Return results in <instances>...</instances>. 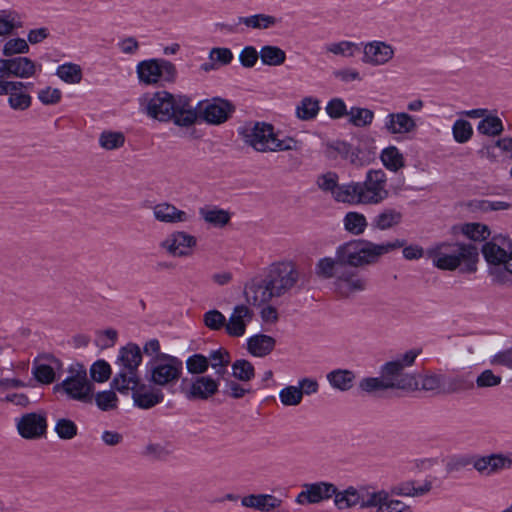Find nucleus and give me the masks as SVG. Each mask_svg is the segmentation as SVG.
Here are the masks:
<instances>
[{
  "label": "nucleus",
  "mask_w": 512,
  "mask_h": 512,
  "mask_svg": "<svg viewBox=\"0 0 512 512\" xmlns=\"http://www.w3.org/2000/svg\"><path fill=\"white\" fill-rule=\"evenodd\" d=\"M140 110L148 117L170 122L180 127L192 126L198 117L190 99L184 95H174L167 91L144 94L139 99Z\"/></svg>",
  "instance_id": "obj_1"
},
{
  "label": "nucleus",
  "mask_w": 512,
  "mask_h": 512,
  "mask_svg": "<svg viewBox=\"0 0 512 512\" xmlns=\"http://www.w3.org/2000/svg\"><path fill=\"white\" fill-rule=\"evenodd\" d=\"M426 256L440 270L459 269L463 273H474L479 260L477 247L461 242L437 243L426 250Z\"/></svg>",
  "instance_id": "obj_2"
},
{
  "label": "nucleus",
  "mask_w": 512,
  "mask_h": 512,
  "mask_svg": "<svg viewBox=\"0 0 512 512\" xmlns=\"http://www.w3.org/2000/svg\"><path fill=\"white\" fill-rule=\"evenodd\" d=\"M404 244L403 239L379 244L364 239H353L337 246L336 256L339 257L344 268H363L376 264L383 255Z\"/></svg>",
  "instance_id": "obj_3"
},
{
  "label": "nucleus",
  "mask_w": 512,
  "mask_h": 512,
  "mask_svg": "<svg viewBox=\"0 0 512 512\" xmlns=\"http://www.w3.org/2000/svg\"><path fill=\"white\" fill-rule=\"evenodd\" d=\"M243 142L261 153L298 150L299 141L286 136L282 139L274 131L271 124L265 122H249L238 129Z\"/></svg>",
  "instance_id": "obj_4"
},
{
  "label": "nucleus",
  "mask_w": 512,
  "mask_h": 512,
  "mask_svg": "<svg viewBox=\"0 0 512 512\" xmlns=\"http://www.w3.org/2000/svg\"><path fill=\"white\" fill-rule=\"evenodd\" d=\"M387 181L386 173L382 169H370L363 182H350L345 198L349 199V205L380 204L389 196Z\"/></svg>",
  "instance_id": "obj_5"
},
{
  "label": "nucleus",
  "mask_w": 512,
  "mask_h": 512,
  "mask_svg": "<svg viewBox=\"0 0 512 512\" xmlns=\"http://www.w3.org/2000/svg\"><path fill=\"white\" fill-rule=\"evenodd\" d=\"M422 353V348H412L398 354L392 360L383 364L380 374L385 376L391 390L415 391L419 389V380L414 373L406 369L412 367Z\"/></svg>",
  "instance_id": "obj_6"
},
{
  "label": "nucleus",
  "mask_w": 512,
  "mask_h": 512,
  "mask_svg": "<svg viewBox=\"0 0 512 512\" xmlns=\"http://www.w3.org/2000/svg\"><path fill=\"white\" fill-rule=\"evenodd\" d=\"M142 362V352L135 343H128L119 349L115 365L118 372L111 381V388L121 394H128L140 380L138 368Z\"/></svg>",
  "instance_id": "obj_7"
},
{
  "label": "nucleus",
  "mask_w": 512,
  "mask_h": 512,
  "mask_svg": "<svg viewBox=\"0 0 512 512\" xmlns=\"http://www.w3.org/2000/svg\"><path fill=\"white\" fill-rule=\"evenodd\" d=\"M481 252L484 259L490 265L489 273L497 283H504V273L500 271L503 266L507 272L508 263L512 262V240L503 235L494 236L486 242Z\"/></svg>",
  "instance_id": "obj_8"
},
{
  "label": "nucleus",
  "mask_w": 512,
  "mask_h": 512,
  "mask_svg": "<svg viewBox=\"0 0 512 512\" xmlns=\"http://www.w3.org/2000/svg\"><path fill=\"white\" fill-rule=\"evenodd\" d=\"M68 376L54 386L56 392H62L67 398L85 404L93 402L94 384L88 379L83 365L76 364L68 370Z\"/></svg>",
  "instance_id": "obj_9"
},
{
  "label": "nucleus",
  "mask_w": 512,
  "mask_h": 512,
  "mask_svg": "<svg viewBox=\"0 0 512 512\" xmlns=\"http://www.w3.org/2000/svg\"><path fill=\"white\" fill-rule=\"evenodd\" d=\"M182 369V361L177 357L161 354L147 362L146 378L155 386L168 387L179 380Z\"/></svg>",
  "instance_id": "obj_10"
},
{
  "label": "nucleus",
  "mask_w": 512,
  "mask_h": 512,
  "mask_svg": "<svg viewBox=\"0 0 512 512\" xmlns=\"http://www.w3.org/2000/svg\"><path fill=\"white\" fill-rule=\"evenodd\" d=\"M300 279V271L295 262L284 260L273 263L267 275V280L276 297H281L291 291Z\"/></svg>",
  "instance_id": "obj_11"
},
{
  "label": "nucleus",
  "mask_w": 512,
  "mask_h": 512,
  "mask_svg": "<svg viewBox=\"0 0 512 512\" xmlns=\"http://www.w3.org/2000/svg\"><path fill=\"white\" fill-rule=\"evenodd\" d=\"M136 72L139 81L145 85L173 82L177 75L175 65L165 59L143 60L137 64Z\"/></svg>",
  "instance_id": "obj_12"
},
{
  "label": "nucleus",
  "mask_w": 512,
  "mask_h": 512,
  "mask_svg": "<svg viewBox=\"0 0 512 512\" xmlns=\"http://www.w3.org/2000/svg\"><path fill=\"white\" fill-rule=\"evenodd\" d=\"M197 238L186 231L176 230L168 234L159 247L172 257L185 258L193 255Z\"/></svg>",
  "instance_id": "obj_13"
},
{
  "label": "nucleus",
  "mask_w": 512,
  "mask_h": 512,
  "mask_svg": "<svg viewBox=\"0 0 512 512\" xmlns=\"http://www.w3.org/2000/svg\"><path fill=\"white\" fill-rule=\"evenodd\" d=\"M19 435L26 440H37L47 434V414L45 411L30 412L16 419Z\"/></svg>",
  "instance_id": "obj_14"
},
{
  "label": "nucleus",
  "mask_w": 512,
  "mask_h": 512,
  "mask_svg": "<svg viewBox=\"0 0 512 512\" xmlns=\"http://www.w3.org/2000/svg\"><path fill=\"white\" fill-rule=\"evenodd\" d=\"M234 112V106L231 102L222 98H213L203 103L199 109L201 118L213 125H219L226 122Z\"/></svg>",
  "instance_id": "obj_15"
},
{
  "label": "nucleus",
  "mask_w": 512,
  "mask_h": 512,
  "mask_svg": "<svg viewBox=\"0 0 512 512\" xmlns=\"http://www.w3.org/2000/svg\"><path fill=\"white\" fill-rule=\"evenodd\" d=\"M368 287L367 279L356 270L344 268L335 281V288L341 297L349 298Z\"/></svg>",
  "instance_id": "obj_16"
},
{
  "label": "nucleus",
  "mask_w": 512,
  "mask_h": 512,
  "mask_svg": "<svg viewBox=\"0 0 512 512\" xmlns=\"http://www.w3.org/2000/svg\"><path fill=\"white\" fill-rule=\"evenodd\" d=\"M395 54L392 45L385 41L374 40L363 45L362 61L371 66H381L387 64Z\"/></svg>",
  "instance_id": "obj_17"
},
{
  "label": "nucleus",
  "mask_w": 512,
  "mask_h": 512,
  "mask_svg": "<svg viewBox=\"0 0 512 512\" xmlns=\"http://www.w3.org/2000/svg\"><path fill=\"white\" fill-rule=\"evenodd\" d=\"M36 64L28 57L0 59V78H30L35 75Z\"/></svg>",
  "instance_id": "obj_18"
},
{
  "label": "nucleus",
  "mask_w": 512,
  "mask_h": 512,
  "mask_svg": "<svg viewBox=\"0 0 512 512\" xmlns=\"http://www.w3.org/2000/svg\"><path fill=\"white\" fill-rule=\"evenodd\" d=\"M373 491L365 488L356 489L349 487L342 492H335L334 503L338 509H348L354 506H359L362 509L369 508L368 503L372 499Z\"/></svg>",
  "instance_id": "obj_19"
},
{
  "label": "nucleus",
  "mask_w": 512,
  "mask_h": 512,
  "mask_svg": "<svg viewBox=\"0 0 512 512\" xmlns=\"http://www.w3.org/2000/svg\"><path fill=\"white\" fill-rule=\"evenodd\" d=\"M374 512H414L412 506L402 500L393 498L386 490H373L372 499L368 503Z\"/></svg>",
  "instance_id": "obj_20"
},
{
  "label": "nucleus",
  "mask_w": 512,
  "mask_h": 512,
  "mask_svg": "<svg viewBox=\"0 0 512 512\" xmlns=\"http://www.w3.org/2000/svg\"><path fill=\"white\" fill-rule=\"evenodd\" d=\"M158 387L141 384L139 381L135 387L129 388V391L132 392L134 405L146 410L163 402L164 394Z\"/></svg>",
  "instance_id": "obj_21"
},
{
  "label": "nucleus",
  "mask_w": 512,
  "mask_h": 512,
  "mask_svg": "<svg viewBox=\"0 0 512 512\" xmlns=\"http://www.w3.org/2000/svg\"><path fill=\"white\" fill-rule=\"evenodd\" d=\"M336 491V487L330 483L306 484L295 501L300 505L315 504L332 497Z\"/></svg>",
  "instance_id": "obj_22"
},
{
  "label": "nucleus",
  "mask_w": 512,
  "mask_h": 512,
  "mask_svg": "<svg viewBox=\"0 0 512 512\" xmlns=\"http://www.w3.org/2000/svg\"><path fill=\"white\" fill-rule=\"evenodd\" d=\"M254 313L246 305H236L226 320L225 330L231 337H241L246 332V326L253 319Z\"/></svg>",
  "instance_id": "obj_23"
},
{
  "label": "nucleus",
  "mask_w": 512,
  "mask_h": 512,
  "mask_svg": "<svg viewBox=\"0 0 512 512\" xmlns=\"http://www.w3.org/2000/svg\"><path fill=\"white\" fill-rule=\"evenodd\" d=\"M244 296L248 304L261 306L276 297V294L272 291L266 278L264 280H251L247 283L244 288Z\"/></svg>",
  "instance_id": "obj_24"
},
{
  "label": "nucleus",
  "mask_w": 512,
  "mask_h": 512,
  "mask_svg": "<svg viewBox=\"0 0 512 512\" xmlns=\"http://www.w3.org/2000/svg\"><path fill=\"white\" fill-rule=\"evenodd\" d=\"M384 129L392 135H405L415 132L417 123L414 117L406 112H393L386 116Z\"/></svg>",
  "instance_id": "obj_25"
},
{
  "label": "nucleus",
  "mask_w": 512,
  "mask_h": 512,
  "mask_svg": "<svg viewBox=\"0 0 512 512\" xmlns=\"http://www.w3.org/2000/svg\"><path fill=\"white\" fill-rule=\"evenodd\" d=\"M339 177L335 172H326L317 177L316 184L323 192L330 193L333 199L339 203H349V199L345 198V191L350 187L347 184H339Z\"/></svg>",
  "instance_id": "obj_26"
},
{
  "label": "nucleus",
  "mask_w": 512,
  "mask_h": 512,
  "mask_svg": "<svg viewBox=\"0 0 512 512\" xmlns=\"http://www.w3.org/2000/svg\"><path fill=\"white\" fill-rule=\"evenodd\" d=\"M473 467L481 474L491 475L512 468V459L502 454L475 457Z\"/></svg>",
  "instance_id": "obj_27"
},
{
  "label": "nucleus",
  "mask_w": 512,
  "mask_h": 512,
  "mask_svg": "<svg viewBox=\"0 0 512 512\" xmlns=\"http://www.w3.org/2000/svg\"><path fill=\"white\" fill-rule=\"evenodd\" d=\"M155 220L166 224H177L189 222L192 215L186 211L178 209L171 203L162 202L158 203L152 208Z\"/></svg>",
  "instance_id": "obj_28"
},
{
  "label": "nucleus",
  "mask_w": 512,
  "mask_h": 512,
  "mask_svg": "<svg viewBox=\"0 0 512 512\" xmlns=\"http://www.w3.org/2000/svg\"><path fill=\"white\" fill-rule=\"evenodd\" d=\"M432 489V481L424 480L422 482L410 480L398 483L391 489V494L399 497H422L427 495Z\"/></svg>",
  "instance_id": "obj_29"
},
{
  "label": "nucleus",
  "mask_w": 512,
  "mask_h": 512,
  "mask_svg": "<svg viewBox=\"0 0 512 512\" xmlns=\"http://www.w3.org/2000/svg\"><path fill=\"white\" fill-rule=\"evenodd\" d=\"M15 87L7 88L8 92V104L11 109L16 111H24L27 110L31 106L32 98L25 91V89L30 86V83H24L20 81H11Z\"/></svg>",
  "instance_id": "obj_30"
},
{
  "label": "nucleus",
  "mask_w": 512,
  "mask_h": 512,
  "mask_svg": "<svg viewBox=\"0 0 512 512\" xmlns=\"http://www.w3.org/2000/svg\"><path fill=\"white\" fill-rule=\"evenodd\" d=\"M241 504L261 512H270L282 505V500L271 494H250L241 499Z\"/></svg>",
  "instance_id": "obj_31"
},
{
  "label": "nucleus",
  "mask_w": 512,
  "mask_h": 512,
  "mask_svg": "<svg viewBox=\"0 0 512 512\" xmlns=\"http://www.w3.org/2000/svg\"><path fill=\"white\" fill-rule=\"evenodd\" d=\"M218 391V383L209 376H201L196 378L189 391L187 397L189 399H208Z\"/></svg>",
  "instance_id": "obj_32"
},
{
  "label": "nucleus",
  "mask_w": 512,
  "mask_h": 512,
  "mask_svg": "<svg viewBox=\"0 0 512 512\" xmlns=\"http://www.w3.org/2000/svg\"><path fill=\"white\" fill-rule=\"evenodd\" d=\"M344 267L339 260V257H323L320 258L315 264V274L321 279H332L337 281V277Z\"/></svg>",
  "instance_id": "obj_33"
},
{
  "label": "nucleus",
  "mask_w": 512,
  "mask_h": 512,
  "mask_svg": "<svg viewBox=\"0 0 512 512\" xmlns=\"http://www.w3.org/2000/svg\"><path fill=\"white\" fill-rule=\"evenodd\" d=\"M247 346L252 355L264 357L274 349L275 339L264 334L255 335L248 339Z\"/></svg>",
  "instance_id": "obj_34"
},
{
  "label": "nucleus",
  "mask_w": 512,
  "mask_h": 512,
  "mask_svg": "<svg viewBox=\"0 0 512 512\" xmlns=\"http://www.w3.org/2000/svg\"><path fill=\"white\" fill-rule=\"evenodd\" d=\"M201 218L208 224L222 228L230 221V213L215 206H204L199 209Z\"/></svg>",
  "instance_id": "obj_35"
},
{
  "label": "nucleus",
  "mask_w": 512,
  "mask_h": 512,
  "mask_svg": "<svg viewBox=\"0 0 512 512\" xmlns=\"http://www.w3.org/2000/svg\"><path fill=\"white\" fill-rule=\"evenodd\" d=\"M329 384L339 391L350 390L355 381L354 372L347 369H335L329 372L326 376Z\"/></svg>",
  "instance_id": "obj_36"
},
{
  "label": "nucleus",
  "mask_w": 512,
  "mask_h": 512,
  "mask_svg": "<svg viewBox=\"0 0 512 512\" xmlns=\"http://www.w3.org/2000/svg\"><path fill=\"white\" fill-rule=\"evenodd\" d=\"M233 60L231 49L226 47H214L209 52V62L202 64L204 71L218 69L220 66L228 65Z\"/></svg>",
  "instance_id": "obj_37"
},
{
  "label": "nucleus",
  "mask_w": 512,
  "mask_h": 512,
  "mask_svg": "<svg viewBox=\"0 0 512 512\" xmlns=\"http://www.w3.org/2000/svg\"><path fill=\"white\" fill-rule=\"evenodd\" d=\"M402 217L400 211L387 208L374 217L372 225L379 230H388L399 225L402 221Z\"/></svg>",
  "instance_id": "obj_38"
},
{
  "label": "nucleus",
  "mask_w": 512,
  "mask_h": 512,
  "mask_svg": "<svg viewBox=\"0 0 512 512\" xmlns=\"http://www.w3.org/2000/svg\"><path fill=\"white\" fill-rule=\"evenodd\" d=\"M380 159L384 167L392 172H398L405 166L404 156L396 146L384 148Z\"/></svg>",
  "instance_id": "obj_39"
},
{
  "label": "nucleus",
  "mask_w": 512,
  "mask_h": 512,
  "mask_svg": "<svg viewBox=\"0 0 512 512\" xmlns=\"http://www.w3.org/2000/svg\"><path fill=\"white\" fill-rule=\"evenodd\" d=\"M343 225L348 233L359 236L366 230L368 223L362 213L351 211L344 216Z\"/></svg>",
  "instance_id": "obj_40"
},
{
  "label": "nucleus",
  "mask_w": 512,
  "mask_h": 512,
  "mask_svg": "<svg viewBox=\"0 0 512 512\" xmlns=\"http://www.w3.org/2000/svg\"><path fill=\"white\" fill-rule=\"evenodd\" d=\"M259 56L264 65L280 66L286 61V53L278 46L265 45L259 51Z\"/></svg>",
  "instance_id": "obj_41"
},
{
  "label": "nucleus",
  "mask_w": 512,
  "mask_h": 512,
  "mask_svg": "<svg viewBox=\"0 0 512 512\" xmlns=\"http://www.w3.org/2000/svg\"><path fill=\"white\" fill-rule=\"evenodd\" d=\"M209 365L215 370L218 377H222L227 372V367L230 364L231 356L225 349H217L210 352L208 356Z\"/></svg>",
  "instance_id": "obj_42"
},
{
  "label": "nucleus",
  "mask_w": 512,
  "mask_h": 512,
  "mask_svg": "<svg viewBox=\"0 0 512 512\" xmlns=\"http://www.w3.org/2000/svg\"><path fill=\"white\" fill-rule=\"evenodd\" d=\"M277 22L276 17L267 14H254L238 18V24H244L252 29H268L275 26Z\"/></svg>",
  "instance_id": "obj_43"
},
{
  "label": "nucleus",
  "mask_w": 512,
  "mask_h": 512,
  "mask_svg": "<svg viewBox=\"0 0 512 512\" xmlns=\"http://www.w3.org/2000/svg\"><path fill=\"white\" fill-rule=\"evenodd\" d=\"M56 75L68 84H78L83 77L81 66L71 62L59 65L56 70Z\"/></svg>",
  "instance_id": "obj_44"
},
{
  "label": "nucleus",
  "mask_w": 512,
  "mask_h": 512,
  "mask_svg": "<svg viewBox=\"0 0 512 512\" xmlns=\"http://www.w3.org/2000/svg\"><path fill=\"white\" fill-rule=\"evenodd\" d=\"M320 110L319 101L311 96L304 97L296 107V116L304 121L314 119Z\"/></svg>",
  "instance_id": "obj_45"
},
{
  "label": "nucleus",
  "mask_w": 512,
  "mask_h": 512,
  "mask_svg": "<svg viewBox=\"0 0 512 512\" xmlns=\"http://www.w3.org/2000/svg\"><path fill=\"white\" fill-rule=\"evenodd\" d=\"M504 130L502 120L496 115H487L483 118L477 126V131L480 134L495 137L500 135Z\"/></svg>",
  "instance_id": "obj_46"
},
{
  "label": "nucleus",
  "mask_w": 512,
  "mask_h": 512,
  "mask_svg": "<svg viewBox=\"0 0 512 512\" xmlns=\"http://www.w3.org/2000/svg\"><path fill=\"white\" fill-rule=\"evenodd\" d=\"M324 50L337 56L354 57L356 52L359 51V45L352 41L342 40L326 44Z\"/></svg>",
  "instance_id": "obj_47"
},
{
  "label": "nucleus",
  "mask_w": 512,
  "mask_h": 512,
  "mask_svg": "<svg viewBox=\"0 0 512 512\" xmlns=\"http://www.w3.org/2000/svg\"><path fill=\"white\" fill-rule=\"evenodd\" d=\"M348 122L355 127L369 126L374 119V112L368 108L351 107L347 113Z\"/></svg>",
  "instance_id": "obj_48"
},
{
  "label": "nucleus",
  "mask_w": 512,
  "mask_h": 512,
  "mask_svg": "<svg viewBox=\"0 0 512 512\" xmlns=\"http://www.w3.org/2000/svg\"><path fill=\"white\" fill-rule=\"evenodd\" d=\"M125 144V135L120 131L105 130L99 136V145L105 150H116Z\"/></svg>",
  "instance_id": "obj_49"
},
{
  "label": "nucleus",
  "mask_w": 512,
  "mask_h": 512,
  "mask_svg": "<svg viewBox=\"0 0 512 512\" xmlns=\"http://www.w3.org/2000/svg\"><path fill=\"white\" fill-rule=\"evenodd\" d=\"M462 233L473 241H483L490 236V229L481 223H466L461 228Z\"/></svg>",
  "instance_id": "obj_50"
},
{
  "label": "nucleus",
  "mask_w": 512,
  "mask_h": 512,
  "mask_svg": "<svg viewBox=\"0 0 512 512\" xmlns=\"http://www.w3.org/2000/svg\"><path fill=\"white\" fill-rule=\"evenodd\" d=\"M93 400L102 411H110L118 407V397L112 389L93 393Z\"/></svg>",
  "instance_id": "obj_51"
},
{
  "label": "nucleus",
  "mask_w": 512,
  "mask_h": 512,
  "mask_svg": "<svg viewBox=\"0 0 512 512\" xmlns=\"http://www.w3.org/2000/svg\"><path fill=\"white\" fill-rule=\"evenodd\" d=\"M359 388L366 393L372 394L379 391L391 390L385 376L366 377L359 382Z\"/></svg>",
  "instance_id": "obj_52"
},
{
  "label": "nucleus",
  "mask_w": 512,
  "mask_h": 512,
  "mask_svg": "<svg viewBox=\"0 0 512 512\" xmlns=\"http://www.w3.org/2000/svg\"><path fill=\"white\" fill-rule=\"evenodd\" d=\"M232 375L242 382H249L254 378L255 370L249 361L239 359L232 364Z\"/></svg>",
  "instance_id": "obj_53"
},
{
  "label": "nucleus",
  "mask_w": 512,
  "mask_h": 512,
  "mask_svg": "<svg viewBox=\"0 0 512 512\" xmlns=\"http://www.w3.org/2000/svg\"><path fill=\"white\" fill-rule=\"evenodd\" d=\"M54 431L61 440H71L78 432V427L74 421L68 418L57 419Z\"/></svg>",
  "instance_id": "obj_54"
},
{
  "label": "nucleus",
  "mask_w": 512,
  "mask_h": 512,
  "mask_svg": "<svg viewBox=\"0 0 512 512\" xmlns=\"http://www.w3.org/2000/svg\"><path fill=\"white\" fill-rule=\"evenodd\" d=\"M453 138L457 143L468 142L473 136V128L470 122L463 119H457L452 126Z\"/></svg>",
  "instance_id": "obj_55"
},
{
  "label": "nucleus",
  "mask_w": 512,
  "mask_h": 512,
  "mask_svg": "<svg viewBox=\"0 0 512 512\" xmlns=\"http://www.w3.org/2000/svg\"><path fill=\"white\" fill-rule=\"evenodd\" d=\"M301 392H302V390L300 391V388H298V386H294V385L286 386L283 389H281L279 392L280 402L284 406H287V407L288 406H297L303 400V396H302Z\"/></svg>",
  "instance_id": "obj_56"
},
{
  "label": "nucleus",
  "mask_w": 512,
  "mask_h": 512,
  "mask_svg": "<svg viewBox=\"0 0 512 512\" xmlns=\"http://www.w3.org/2000/svg\"><path fill=\"white\" fill-rule=\"evenodd\" d=\"M342 158L349 160L352 164L361 166V162L358 158V151L354 149L350 144L344 141H336L330 145Z\"/></svg>",
  "instance_id": "obj_57"
},
{
  "label": "nucleus",
  "mask_w": 512,
  "mask_h": 512,
  "mask_svg": "<svg viewBox=\"0 0 512 512\" xmlns=\"http://www.w3.org/2000/svg\"><path fill=\"white\" fill-rule=\"evenodd\" d=\"M112 370L110 364L103 360H97L90 367V376L97 383L106 382L111 376Z\"/></svg>",
  "instance_id": "obj_58"
},
{
  "label": "nucleus",
  "mask_w": 512,
  "mask_h": 512,
  "mask_svg": "<svg viewBox=\"0 0 512 512\" xmlns=\"http://www.w3.org/2000/svg\"><path fill=\"white\" fill-rule=\"evenodd\" d=\"M32 374L42 384H50L55 380L54 367L44 363H34Z\"/></svg>",
  "instance_id": "obj_59"
},
{
  "label": "nucleus",
  "mask_w": 512,
  "mask_h": 512,
  "mask_svg": "<svg viewBox=\"0 0 512 512\" xmlns=\"http://www.w3.org/2000/svg\"><path fill=\"white\" fill-rule=\"evenodd\" d=\"M171 453V446L166 443H149L144 449V455L155 460H165Z\"/></svg>",
  "instance_id": "obj_60"
},
{
  "label": "nucleus",
  "mask_w": 512,
  "mask_h": 512,
  "mask_svg": "<svg viewBox=\"0 0 512 512\" xmlns=\"http://www.w3.org/2000/svg\"><path fill=\"white\" fill-rule=\"evenodd\" d=\"M502 382L501 375L495 374L492 370L486 369L482 371L476 378L477 388H492L500 385Z\"/></svg>",
  "instance_id": "obj_61"
},
{
  "label": "nucleus",
  "mask_w": 512,
  "mask_h": 512,
  "mask_svg": "<svg viewBox=\"0 0 512 512\" xmlns=\"http://www.w3.org/2000/svg\"><path fill=\"white\" fill-rule=\"evenodd\" d=\"M187 370L192 374H202L209 367L208 357L202 354H194L186 361Z\"/></svg>",
  "instance_id": "obj_62"
},
{
  "label": "nucleus",
  "mask_w": 512,
  "mask_h": 512,
  "mask_svg": "<svg viewBox=\"0 0 512 512\" xmlns=\"http://www.w3.org/2000/svg\"><path fill=\"white\" fill-rule=\"evenodd\" d=\"M118 339V333L115 329L101 330L96 333L95 343L101 349L113 347Z\"/></svg>",
  "instance_id": "obj_63"
},
{
  "label": "nucleus",
  "mask_w": 512,
  "mask_h": 512,
  "mask_svg": "<svg viewBox=\"0 0 512 512\" xmlns=\"http://www.w3.org/2000/svg\"><path fill=\"white\" fill-rule=\"evenodd\" d=\"M203 321L209 329L220 330L225 328L226 317L220 311L213 309L204 314Z\"/></svg>",
  "instance_id": "obj_64"
}]
</instances>
